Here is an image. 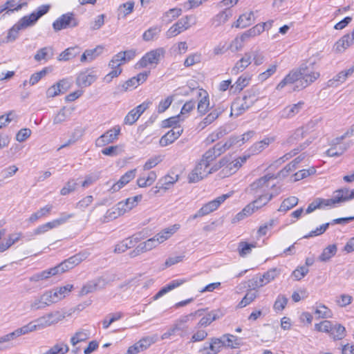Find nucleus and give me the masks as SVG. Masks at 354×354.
<instances>
[{
    "label": "nucleus",
    "instance_id": "f257e3e1",
    "mask_svg": "<svg viewBox=\"0 0 354 354\" xmlns=\"http://www.w3.org/2000/svg\"><path fill=\"white\" fill-rule=\"evenodd\" d=\"M315 62L308 61L301 64L297 70L290 71L277 86V90L282 89L288 84L295 85L293 90H301L314 82L319 77V73L314 71Z\"/></svg>",
    "mask_w": 354,
    "mask_h": 354
},
{
    "label": "nucleus",
    "instance_id": "f03ea898",
    "mask_svg": "<svg viewBox=\"0 0 354 354\" xmlns=\"http://www.w3.org/2000/svg\"><path fill=\"white\" fill-rule=\"evenodd\" d=\"M165 50L158 48L147 53L136 64V68H146L149 64L157 65L164 57Z\"/></svg>",
    "mask_w": 354,
    "mask_h": 354
},
{
    "label": "nucleus",
    "instance_id": "7ed1b4c3",
    "mask_svg": "<svg viewBox=\"0 0 354 354\" xmlns=\"http://www.w3.org/2000/svg\"><path fill=\"white\" fill-rule=\"evenodd\" d=\"M79 24L78 19L73 12L63 14L53 23V28L55 32L62 29L73 28Z\"/></svg>",
    "mask_w": 354,
    "mask_h": 354
},
{
    "label": "nucleus",
    "instance_id": "20e7f679",
    "mask_svg": "<svg viewBox=\"0 0 354 354\" xmlns=\"http://www.w3.org/2000/svg\"><path fill=\"white\" fill-rule=\"evenodd\" d=\"M280 274V270L274 268L268 270L262 276L254 277L251 280V285L253 289L260 288L274 280Z\"/></svg>",
    "mask_w": 354,
    "mask_h": 354
},
{
    "label": "nucleus",
    "instance_id": "39448f33",
    "mask_svg": "<svg viewBox=\"0 0 354 354\" xmlns=\"http://www.w3.org/2000/svg\"><path fill=\"white\" fill-rule=\"evenodd\" d=\"M277 178V176L272 174H268L254 181L245 189V192L250 194L254 195L263 187L268 186L269 180Z\"/></svg>",
    "mask_w": 354,
    "mask_h": 354
},
{
    "label": "nucleus",
    "instance_id": "423d86ee",
    "mask_svg": "<svg viewBox=\"0 0 354 354\" xmlns=\"http://www.w3.org/2000/svg\"><path fill=\"white\" fill-rule=\"evenodd\" d=\"M50 8V6L48 4H44L39 6L35 11L32 12L29 15L23 17L24 19V24L25 25H28L30 27L34 26L39 19L48 12Z\"/></svg>",
    "mask_w": 354,
    "mask_h": 354
},
{
    "label": "nucleus",
    "instance_id": "0eeeda50",
    "mask_svg": "<svg viewBox=\"0 0 354 354\" xmlns=\"http://www.w3.org/2000/svg\"><path fill=\"white\" fill-rule=\"evenodd\" d=\"M190 17L185 16L180 19L176 23H175L166 33L167 38L175 37L182 32L183 31L189 28V21Z\"/></svg>",
    "mask_w": 354,
    "mask_h": 354
},
{
    "label": "nucleus",
    "instance_id": "6e6552de",
    "mask_svg": "<svg viewBox=\"0 0 354 354\" xmlns=\"http://www.w3.org/2000/svg\"><path fill=\"white\" fill-rule=\"evenodd\" d=\"M120 133V126H115L112 129H110L100 136L96 140V145L102 147L118 139V136Z\"/></svg>",
    "mask_w": 354,
    "mask_h": 354
},
{
    "label": "nucleus",
    "instance_id": "1a4fd4ad",
    "mask_svg": "<svg viewBox=\"0 0 354 354\" xmlns=\"http://www.w3.org/2000/svg\"><path fill=\"white\" fill-rule=\"evenodd\" d=\"M65 313L60 311H55L47 314L37 319L41 328L55 324L65 318Z\"/></svg>",
    "mask_w": 354,
    "mask_h": 354
},
{
    "label": "nucleus",
    "instance_id": "9d476101",
    "mask_svg": "<svg viewBox=\"0 0 354 354\" xmlns=\"http://www.w3.org/2000/svg\"><path fill=\"white\" fill-rule=\"evenodd\" d=\"M253 104L248 100H243V97L241 99L236 98L232 104L230 114L231 115L234 114L236 116L241 115Z\"/></svg>",
    "mask_w": 354,
    "mask_h": 354
},
{
    "label": "nucleus",
    "instance_id": "9b49d317",
    "mask_svg": "<svg viewBox=\"0 0 354 354\" xmlns=\"http://www.w3.org/2000/svg\"><path fill=\"white\" fill-rule=\"evenodd\" d=\"M153 343L154 341L152 337H143L135 344L129 347L126 354H138L147 349Z\"/></svg>",
    "mask_w": 354,
    "mask_h": 354
},
{
    "label": "nucleus",
    "instance_id": "f8f14e48",
    "mask_svg": "<svg viewBox=\"0 0 354 354\" xmlns=\"http://www.w3.org/2000/svg\"><path fill=\"white\" fill-rule=\"evenodd\" d=\"M106 284V280L102 277H99L95 280L88 281L81 289L80 295H86L93 292L97 289L103 288Z\"/></svg>",
    "mask_w": 354,
    "mask_h": 354
},
{
    "label": "nucleus",
    "instance_id": "ddd939ff",
    "mask_svg": "<svg viewBox=\"0 0 354 354\" xmlns=\"http://www.w3.org/2000/svg\"><path fill=\"white\" fill-rule=\"evenodd\" d=\"M353 44H354V29L351 34H346L342 37L335 44L334 49L337 53H342Z\"/></svg>",
    "mask_w": 354,
    "mask_h": 354
},
{
    "label": "nucleus",
    "instance_id": "4468645a",
    "mask_svg": "<svg viewBox=\"0 0 354 354\" xmlns=\"http://www.w3.org/2000/svg\"><path fill=\"white\" fill-rule=\"evenodd\" d=\"M334 196L338 203L348 201L354 198V189L352 190L347 187L338 189L334 192Z\"/></svg>",
    "mask_w": 354,
    "mask_h": 354
},
{
    "label": "nucleus",
    "instance_id": "2eb2a0df",
    "mask_svg": "<svg viewBox=\"0 0 354 354\" xmlns=\"http://www.w3.org/2000/svg\"><path fill=\"white\" fill-rule=\"evenodd\" d=\"M187 281L185 279H178L172 280L171 282H169L168 284H167L165 286L162 287L154 296L153 299L156 300L161 297H162L165 294L167 293L168 292L174 290L176 288H178V286H181L184 283Z\"/></svg>",
    "mask_w": 354,
    "mask_h": 354
},
{
    "label": "nucleus",
    "instance_id": "dca6fc26",
    "mask_svg": "<svg viewBox=\"0 0 354 354\" xmlns=\"http://www.w3.org/2000/svg\"><path fill=\"white\" fill-rule=\"evenodd\" d=\"M97 79L95 75L92 73H88V71L81 72L77 79L76 84L81 87H87L91 85Z\"/></svg>",
    "mask_w": 354,
    "mask_h": 354
},
{
    "label": "nucleus",
    "instance_id": "f3484780",
    "mask_svg": "<svg viewBox=\"0 0 354 354\" xmlns=\"http://www.w3.org/2000/svg\"><path fill=\"white\" fill-rule=\"evenodd\" d=\"M250 64L251 55L250 53H245L244 56L232 68V74L237 75L239 73L243 71Z\"/></svg>",
    "mask_w": 354,
    "mask_h": 354
},
{
    "label": "nucleus",
    "instance_id": "a211bd4d",
    "mask_svg": "<svg viewBox=\"0 0 354 354\" xmlns=\"http://www.w3.org/2000/svg\"><path fill=\"white\" fill-rule=\"evenodd\" d=\"M24 21V18H21L19 21L8 30V35L6 37L8 42L14 41L18 37L19 31L20 30L30 27L28 25H25Z\"/></svg>",
    "mask_w": 354,
    "mask_h": 354
},
{
    "label": "nucleus",
    "instance_id": "6ab92c4d",
    "mask_svg": "<svg viewBox=\"0 0 354 354\" xmlns=\"http://www.w3.org/2000/svg\"><path fill=\"white\" fill-rule=\"evenodd\" d=\"M222 316L223 314L220 310H212L201 319L197 324V328H200L201 326H207L212 322L219 319Z\"/></svg>",
    "mask_w": 354,
    "mask_h": 354
},
{
    "label": "nucleus",
    "instance_id": "aec40b11",
    "mask_svg": "<svg viewBox=\"0 0 354 354\" xmlns=\"http://www.w3.org/2000/svg\"><path fill=\"white\" fill-rule=\"evenodd\" d=\"M304 104L303 102H299L297 104L286 106L281 111V117L283 118H292L301 111Z\"/></svg>",
    "mask_w": 354,
    "mask_h": 354
},
{
    "label": "nucleus",
    "instance_id": "412c9836",
    "mask_svg": "<svg viewBox=\"0 0 354 354\" xmlns=\"http://www.w3.org/2000/svg\"><path fill=\"white\" fill-rule=\"evenodd\" d=\"M203 310H198L195 311L194 313H192L187 315H183L180 317L178 319H177L174 326H176V329L178 331H185L187 328V326H185V324L188 322L191 319H193L196 315L198 314L199 315H201V311Z\"/></svg>",
    "mask_w": 354,
    "mask_h": 354
},
{
    "label": "nucleus",
    "instance_id": "4be33fe9",
    "mask_svg": "<svg viewBox=\"0 0 354 354\" xmlns=\"http://www.w3.org/2000/svg\"><path fill=\"white\" fill-rule=\"evenodd\" d=\"M266 24H259L250 29L245 31L240 37L241 42L245 41L246 39L250 37H255L261 34L265 30V26Z\"/></svg>",
    "mask_w": 354,
    "mask_h": 354
},
{
    "label": "nucleus",
    "instance_id": "5701e85b",
    "mask_svg": "<svg viewBox=\"0 0 354 354\" xmlns=\"http://www.w3.org/2000/svg\"><path fill=\"white\" fill-rule=\"evenodd\" d=\"M80 48L77 46L69 47L59 54L57 57L59 61H68L80 53Z\"/></svg>",
    "mask_w": 354,
    "mask_h": 354
},
{
    "label": "nucleus",
    "instance_id": "b1692460",
    "mask_svg": "<svg viewBox=\"0 0 354 354\" xmlns=\"http://www.w3.org/2000/svg\"><path fill=\"white\" fill-rule=\"evenodd\" d=\"M54 49L52 46H46L39 49L37 53L34 55V59L37 62H40L42 59H50L53 57Z\"/></svg>",
    "mask_w": 354,
    "mask_h": 354
},
{
    "label": "nucleus",
    "instance_id": "393cba45",
    "mask_svg": "<svg viewBox=\"0 0 354 354\" xmlns=\"http://www.w3.org/2000/svg\"><path fill=\"white\" fill-rule=\"evenodd\" d=\"M250 77L249 75H243L240 76L236 82L231 86L230 91L233 90V93H239L241 92L245 87H246L250 80Z\"/></svg>",
    "mask_w": 354,
    "mask_h": 354
},
{
    "label": "nucleus",
    "instance_id": "a878e982",
    "mask_svg": "<svg viewBox=\"0 0 354 354\" xmlns=\"http://www.w3.org/2000/svg\"><path fill=\"white\" fill-rule=\"evenodd\" d=\"M59 300V298L57 297V292L46 291L39 298L38 303L44 304L46 307L51 304L57 302Z\"/></svg>",
    "mask_w": 354,
    "mask_h": 354
},
{
    "label": "nucleus",
    "instance_id": "bb28decb",
    "mask_svg": "<svg viewBox=\"0 0 354 354\" xmlns=\"http://www.w3.org/2000/svg\"><path fill=\"white\" fill-rule=\"evenodd\" d=\"M330 336L334 340L342 339L346 336V329L344 326H343L340 324L333 323V326L331 328V331L330 333Z\"/></svg>",
    "mask_w": 354,
    "mask_h": 354
},
{
    "label": "nucleus",
    "instance_id": "cd10ccee",
    "mask_svg": "<svg viewBox=\"0 0 354 354\" xmlns=\"http://www.w3.org/2000/svg\"><path fill=\"white\" fill-rule=\"evenodd\" d=\"M223 348V342L221 340V337L210 338L208 344L209 352H207V354H218Z\"/></svg>",
    "mask_w": 354,
    "mask_h": 354
},
{
    "label": "nucleus",
    "instance_id": "c85d7f7f",
    "mask_svg": "<svg viewBox=\"0 0 354 354\" xmlns=\"http://www.w3.org/2000/svg\"><path fill=\"white\" fill-rule=\"evenodd\" d=\"M217 208L215 206L213 201H210L205 205H204L195 214L191 216L190 218L196 219L198 217H202L205 216L213 211L216 210Z\"/></svg>",
    "mask_w": 354,
    "mask_h": 354
},
{
    "label": "nucleus",
    "instance_id": "c756f323",
    "mask_svg": "<svg viewBox=\"0 0 354 354\" xmlns=\"http://www.w3.org/2000/svg\"><path fill=\"white\" fill-rule=\"evenodd\" d=\"M299 202V199L295 196H290L287 198H285L279 208L278 209L279 212H286L288 210L291 209L292 207H295Z\"/></svg>",
    "mask_w": 354,
    "mask_h": 354
},
{
    "label": "nucleus",
    "instance_id": "7c9ffc66",
    "mask_svg": "<svg viewBox=\"0 0 354 354\" xmlns=\"http://www.w3.org/2000/svg\"><path fill=\"white\" fill-rule=\"evenodd\" d=\"M136 206V204H132V200L131 198H128L125 201L119 202L115 209L118 211V215H122L128 211H130L133 207Z\"/></svg>",
    "mask_w": 354,
    "mask_h": 354
},
{
    "label": "nucleus",
    "instance_id": "2f4dec72",
    "mask_svg": "<svg viewBox=\"0 0 354 354\" xmlns=\"http://www.w3.org/2000/svg\"><path fill=\"white\" fill-rule=\"evenodd\" d=\"M221 339L223 342V347L236 348L240 346V344L237 342V337L234 335L230 334H225L221 337Z\"/></svg>",
    "mask_w": 354,
    "mask_h": 354
},
{
    "label": "nucleus",
    "instance_id": "473e14b6",
    "mask_svg": "<svg viewBox=\"0 0 354 354\" xmlns=\"http://www.w3.org/2000/svg\"><path fill=\"white\" fill-rule=\"evenodd\" d=\"M337 252V246L335 244L330 245L324 249L322 253L319 257V260L322 262L328 261Z\"/></svg>",
    "mask_w": 354,
    "mask_h": 354
},
{
    "label": "nucleus",
    "instance_id": "72a5a7b5",
    "mask_svg": "<svg viewBox=\"0 0 354 354\" xmlns=\"http://www.w3.org/2000/svg\"><path fill=\"white\" fill-rule=\"evenodd\" d=\"M178 179V176H171L170 175H166L161 178L159 181V187H163V190L166 191L170 188Z\"/></svg>",
    "mask_w": 354,
    "mask_h": 354
},
{
    "label": "nucleus",
    "instance_id": "f704fd0d",
    "mask_svg": "<svg viewBox=\"0 0 354 354\" xmlns=\"http://www.w3.org/2000/svg\"><path fill=\"white\" fill-rule=\"evenodd\" d=\"M253 16V12H250L248 14H243L239 16V19L235 23V27L244 28L252 24V17Z\"/></svg>",
    "mask_w": 354,
    "mask_h": 354
},
{
    "label": "nucleus",
    "instance_id": "c9c22d12",
    "mask_svg": "<svg viewBox=\"0 0 354 354\" xmlns=\"http://www.w3.org/2000/svg\"><path fill=\"white\" fill-rule=\"evenodd\" d=\"M259 95V89L257 86H253L244 92L243 100H248L254 104L260 98Z\"/></svg>",
    "mask_w": 354,
    "mask_h": 354
},
{
    "label": "nucleus",
    "instance_id": "e433bc0d",
    "mask_svg": "<svg viewBox=\"0 0 354 354\" xmlns=\"http://www.w3.org/2000/svg\"><path fill=\"white\" fill-rule=\"evenodd\" d=\"M182 14L181 8H171L169 9L167 12H165L162 17V20L165 21L167 24L171 22L176 18L180 16Z\"/></svg>",
    "mask_w": 354,
    "mask_h": 354
},
{
    "label": "nucleus",
    "instance_id": "4c0bfd02",
    "mask_svg": "<svg viewBox=\"0 0 354 354\" xmlns=\"http://www.w3.org/2000/svg\"><path fill=\"white\" fill-rule=\"evenodd\" d=\"M41 327V325H39V322H38L37 324H33V322H30L29 324L16 329L15 331L17 334V337L22 335L27 334L30 332L34 331L37 330V328H40Z\"/></svg>",
    "mask_w": 354,
    "mask_h": 354
},
{
    "label": "nucleus",
    "instance_id": "58836bf2",
    "mask_svg": "<svg viewBox=\"0 0 354 354\" xmlns=\"http://www.w3.org/2000/svg\"><path fill=\"white\" fill-rule=\"evenodd\" d=\"M222 111L221 110L217 109L212 111L201 122L200 126L201 128L204 129L205 127L212 123L221 114Z\"/></svg>",
    "mask_w": 354,
    "mask_h": 354
},
{
    "label": "nucleus",
    "instance_id": "ea45409f",
    "mask_svg": "<svg viewBox=\"0 0 354 354\" xmlns=\"http://www.w3.org/2000/svg\"><path fill=\"white\" fill-rule=\"evenodd\" d=\"M53 207L52 205H46L45 207L41 208L37 212L33 213L30 216L28 221L30 223H34L37 221L39 218L46 216L51 211Z\"/></svg>",
    "mask_w": 354,
    "mask_h": 354
},
{
    "label": "nucleus",
    "instance_id": "a19ab883",
    "mask_svg": "<svg viewBox=\"0 0 354 354\" xmlns=\"http://www.w3.org/2000/svg\"><path fill=\"white\" fill-rule=\"evenodd\" d=\"M254 204H248L246 205L241 212L238 213L235 217L233 218L232 222L236 223L241 221L245 216H248L251 215L254 212Z\"/></svg>",
    "mask_w": 354,
    "mask_h": 354
},
{
    "label": "nucleus",
    "instance_id": "79ce46f5",
    "mask_svg": "<svg viewBox=\"0 0 354 354\" xmlns=\"http://www.w3.org/2000/svg\"><path fill=\"white\" fill-rule=\"evenodd\" d=\"M161 28L158 26H153L146 30L142 35V39L145 41H149L156 38L160 32Z\"/></svg>",
    "mask_w": 354,
    "mask_h": 354
},
{
    "label": "nucleus",
    "instance_id": "37998d69",
    "mask_svg": "<svg viewBox=\"0 0 354 354\" xmlns=\"http://www.w3.org/2000/svg\"><path fill=\"white\" fill-rule=\"evenodd\" d=\"M166 241V238L163 237L162 235L156 234L153 237L149 239L144 243L146 244V246L148 250H151L153 248H156L158 244Z\"/></svg>",
    "mask_w": 354,
    "mask_h": 354
},
{
    "label": "nucleus",
    "instance_id": "c03bdc74",
    "mask_svg": "<svg viewBox=\"0 0 354 354\" xmlns=\"http://www.w3.org/2000/svg\"><path fill=\"white\" fill-rule=\"evenodd\" d=\"M227 133V131L226 129L221 127L218 129H217L216 131L209 134L207 136L206 140L209 144L213 143V142H216V140H219L220 138H223Z\"/></svg>",
    "mask_w": 354,
    "mask_h": 354
},
{
    "label": "nucleus",
    "instance_id": "a18cd8bd",
    "mask_svg": "<svg viewBox=\"0 0 354 354\" xmlns=\"http://www.w3.org/2000/svg\"><path fill=\"white\" fill-rule=\"evenodd\" d=\"M256 248V243H248L245 241H241L239 243L238 250L241 257H245L250 254L252 248Z\"/></svg>",
    "mask_w": 354,
    "mask_h": 354
},
{
    "label": "nucleus",
    "instance_id": "49530a36",
    "mask_svg": "<svg viewBox=\"0 0 354 354\" xmlns=\"http://www.w3.org/2000/svg\"><path fill=\"white\" fill-rule=\"evenodd\" d=\"M136 56V50L133 49L121 51L116 54V57L122 63H126L133 59Z\"/></svg>",
    "mask_w": 354,
    "mask_h": 354
},
{
    "label": "nucleus",
    "instance_id": "de8ad7c7",
    "mask_svg": "<svg viewBox=\"0 0 354 354\" xmlns=\"http://www.w3.org/2000/svg\"><path fill=\"white\" fill-rule=\"evenodd\" d=\"M241 167V162L239 160H235L234 161H230L227 167H224L222 172L225 175H231L236 171V170Z\"/></svg>",
    "mask_w": 354,
    "mask_h": 354
},
{
    "label": "nucleus",
    "instance_id": "09e8293b",
    "mask_svg": "<svg viewBox=\"0 0 354 354\" xmlns=\"http://www.w3.org/2000/svg\"><path fill=\"white\" fill-rule=\"evenodd\" d=\"M77 186V183L75 179H70L60 190V194L62 196L68 195L73 192Z\"/></svg>",
    "mask_w": 354,
    "mask_h": 354
},
{
    "label": "nucleus",
    "instance_id": "8fccbe9b",
    "mask_svg": "<svg viewBox=\"0 0 354 354\" xmlns=\"http://www.w3.org/2000/svg\"><path fill=\"white\" fill-rule=\"evenodd\" d=\"M209 97L206 94L203 97L198 103L197 109L201 115H205L209 109Z\"/></svg>",
    "mask_w": 354,
    "mask_h": 354
},
{
    "label": "nucleus",
    "instance_id": "3c124183",
    "mask_svg": "<svg viewBox=\"0 0 354 354\" xmlns=\"http://www.w3.org/2000/svg\"><path fill=\"white\" fill-rule=\"evenodd\" d=\"M217 157H218L216 153H215V151L210 148L208 149L202 157V160L205 162V168H208L209 166V163L212 162L214 160H215Z\"/></svg>",
    "mask_w": 354,
    "mask_h": 354
},
{
    "label": "nucleus",
    "instance_id": "603ef678",
    "mask_svg": "<svg viewBox=\"0 0 354 354\" xmlns=\"http://www.w3.org/2000/svg\"><path fill=\"white\" fill-rule=\"evenodd\" d=\"M288 298L283 295H279L277 297L276 301H274L273 308L275 311H281L283 310L288 303Z\"/></svg>",
    "mask_w": 354,
    "mask_h": 354
},
{
    "label": "nucleus",
    "instance_id": "864d4df0",
    "mask_svg": "<svg viewBox=\"0 0 354 354\" xmlns=\"http://www.w3.org/2000/svg\"><path fill=\"white\" fill-rule=\"evenodd\" d=\"M100 177V172L97 171L95 173L90 174L85 176L84 180L82 183L83 187H88L94 183H95Z\"/></svg>",
    "mask_w": 354,
    "mask_h": 354
},
{
    "label": "nucleus",
    "instance_id": "5fc2aeb1",
    "mask_svg": "<svg viewBox=\"0 0 354 354\" xmlns=\"http://www.w3.org/2000/svg\"><path fill=\"white\" fill-rule=\"evenodd\" d=\"M136 169H131L126 172L123 176H121L120 180L118 181L120 185V187H123L129 182L133 180L136 176Z\"/></svg>",
    "mask_w": 354,
    "mask_h": 354
},
{
    "label": "nucleus",
    "instance_id": "6e6d98bb",
    "mask_svg": "<svg viewBox=\"0 0 354 354\" xmlns=\"http://www.w3.org/2000/svg\"><path fill=\"white\" fill-rule=\"evenodd\" d=\"M138 86V80L133 77L122 84L118 86V90L122 92L127 91L129 88H136Z\"/></svg>",
    "mask_w": 354,
    "mask_h": 354
},
{
    "label": "nucleus",
    "instance_id": "4d7b16f0",
    "mask_svg": "<svg viewBox=\"0 0 354 354\" xmlns=\"http://www.w3.org/2000/svg\"><path fill=\"white\" fill-rule=\"evenodd\" d=\"M333 326V322L330 321L325 320L321 322L319 324H316L315 327L317 331L328 333L330 334Z\"/></svg>",
    "mask_w": 354,
    "mask_h": 354
},
{
    "label": "nucleus",
    "instance_id": "13d9d810",
    "mask_svg": "<svg viewBox=\"0 0 354 354\" xmlns=\"http://www.w3.org/2000/svg\"><path fill=\"white\" fill-rule=\"evenodd\" d=\"M251 57H253V61L256 66L262 64L265 61V56L259 49L250 52Z\"/></svg>",
    "mask_w": 354,
    "mask_h": 354
},
{
    "label": "nucleus",
    "instance_id": "bf43d9fd",
    "mask_svg": "<svg viewBox=\"0 0 354 354\" xmlns=\"http://www.w3.org/2000/svg\"><path fill=\"white\" fill-rule=\"evenodd\" d=\"M162 158L161 156H155L149 158L144 165V170H149L156 167L158 163L162 162Z\"/></svg>",
    "mask_w": 354,
    "mask_h": 354
},
{
    "label": "nucleus",
    "instance_id": "052dcab7",
    "mask_svg": "<svg viewBox=\"0 0 354 354\" xmlns=\"http://www.w3.org/2000/svg\"><path fill=\"white\" fill-rule=\"evenodd\" d=\"M21 0H7V1L5 3L6 7H7V9L9 11L13 12L15 10H21L24 6L27 5V3H23L18 4L16 7H15L17 2L21 1Z\"/></svg>",
    "mask_w": 354,
    "mask_h": 354
},
{
    "label": "nucleus",
    "instance_id": "680f3d73",
    "mask_svg": "<svg viewBox=\"0 0 354 354\" xmlns=\"http://www.w3.org/2000/svg\"><path fill=\"white\" fill-rule=\"evenodd\" d=\"M183 129L180 127H174L172 129L169 130L166 135L174 142L182 134Z\"/></svg>",
    "mask_w": 354,
    "mask_h": 354
},
{
    "label": "nucleus",
    "instance_id": "e2e57ef3",
    "mask_svg": "<svg viewBox=\"0 0 354 354\" xmlns=\"http://www.w3.org/2000/svg\"><path fill=\"white\" fill-rule=\"evenodd\" d=\"M88 338L86 333L78 331L71 338V343L73 346H75L77 343L86 341Z\"/></svg>",
    "mask_w": 354,
    "mask_h": 354
},
{
    "label": "nucleus",
    "instance_id": "0e129e2a",
    "mask_svg": "<svg viewBox=\"0 0 354 354\" xmlns=\"http://www.w3.org/2000/svg\"><path fill=\"white\" fill-rule=\"evenodd\" d=\"M257 294L255 292H248L242 300L239 302V306L243 308L250 304L257 297Z\"/></svg>",
    "mask_w": 354,
    "mask_h": 354
},
{
    "label": "nucleus",
    "instance_id": "69168bd1",
    "mask_svg": "<svg viewBox=\"0 0 354 354\" xmlns=\"http://www.w3.org/2000/svg\"><path fill=\"white\" fill-rule=\"evenodd\" d=\"M349 147L350 145L346 144L344 147H339L338 150L332 147L326 151V154L330 157H337L341 156Z\"/></svg>",
    "mask_w": 354,
    "mask_h": 354
},
{
    "label": "nucleus",
    "instance_id": "338daca9",
    "mask_svg": "<svg viewBox=\"0 0 354 354\" xmlns=\"http://www.w3.org/2000/svg\"><path fill=\"white\" fill-rule=\"evenodd\" d=\"M179 118L180 115H178L177 116L171 117L166 120H164L162 122V127L169 128L173 127L174 128V127H178L177 124L179 122Z\"/></svg>",
    "mask_w": 354,
    "mask_h": 354
},
{
    "label": "nucleus",
    "instance_id": "774afa93",
    "mask_svg": "<svg viewBox=\"0 0 354 354\" xmlns=\"http://www.w3.org/2000/svg\"><path fill=\"white\" fill-rule=\"evenodd\" d=\"M31 135V130L30 129L24 128L18 131L16 135V140L19 142L25 141Z\"/></svg>",
    "mask_w": 354,
    "mask_h": 354
}]
</instances>
